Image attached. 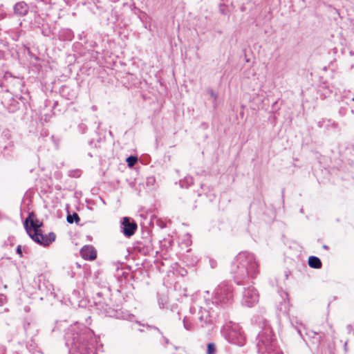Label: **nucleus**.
Instances as JSON below:
<instances>
[{
	"mask_svg": "<svg viewBox=\"0 0 354 354\" xmlns=\"http://www.w3.org/2000/svg\"><path fill=\"white\" fill-rule=\"evenodd\" d=\"M65 339L66 345L79 354H94L97 342L93 331L78 323L67 328Z\"/></svg>",
	"mask_w": 354,
	"mask_h": 354,
	"instance_id": "nucleus-1",
	"label": "nucleus"
},
{
	"mask_svg": "<svg viewBox=\"0 0 354 354\" xmlns=\"http://www.w3.org/2000/svg\"><path fill=\"white\" fill-rule=\"evenodd\" d=\"M231 272L238 285L248 277L254 278L259 272V266L254 255L248 252H239L231 266Z\"/></svg>",
	"mask_w": 354,
	"mask_h": 354,
	"instance_id": "nucleus-2",
	"label": "nucleus"
},
{
	"mask_svg": "<svg viewBox=\"0 0 354 354\" xmlns=\"http://www.w3.org/2000/svg\"><path fill=\"white\" fill-rule=\"evenodd\" d=\"M257 348L259 354H283L277 346L271 327L266 325L257 337Z\"/></svg>",
	"mask_w": 354,
	"mask_h": 354,
	"instance_id": "nucleus-3",
	"label": "nucleus"
},
{
	"mask_svg": "<svg viewBox=\"0 0 354 354\" xmlns=\"http://www.w3.org/2000/svg\"><path fill=\"white\" fill-rule=\"evenodd\" d=\"M224 335L231 344L243 346L245 343V335L239 324L230 323L225 326Z\"/></svg>",
	"mask_w": 354,
	"mask_h": 354,
	"instance_id": "nucleus-4",
	"label": "nucleus"
},
{
	"mask_svg": "<svg viewBox=\"0 0 354 354\" xmlns=\"http://www.w3.org/2000/svg\"><path fill=\"white\" fill-rule=\"evenodd\" d=\"M32 216H34L33 213L29 214L28 218L26 219L24 222V227L26 229V232L28 234L30 237L37 243L43 246H48L55 240V234L54 232H50L48 235H44L41 234L40 232H35L33 233H31L30 229L28 223L29 219L31 218Z\"/></svg>",
	"mask_w": 354,
	"mask_h": 354,
	"instance_id": "nucleus-5",
	"label": "nucleus"
},
{
	"mask_svg": "<svg viewBox=\"0 0 354 354\" xmlns=\"http://www.w3.org/2000/svg\"><path fill=\"white\" fill-rule=\"evenodd\" d=\"M233 298V291L227 283H220L214 290V299L217 304H226Z\"/></svg>",
	"mask_w": 354,
	"mask_h": 354,
	"instance_id": "nucleus-6",
	"label": "nucleus"
},
{
	"mask_svg": "<svg viewBox=\"0 0 354 354\" xmlns=\"http://www.w3.org/2000/svg\"><path fill=\"white\" fill-rule=\"evenodd\" d=\"M193 312L194 313L193 318L197 326L204 328L212 324L213 316L209 309L200 307L196 310L194 308Z\"/></svg>",
	"mask_w": 354,
	"mask_h": 354,
	"instance_id": "nucleus-7",
	"label": "nucleus"
},
{
	"mask_svg": "<svg viewBox=\"0 0 354 354\" xmlns=\"http://www.w3.org/2000/svg\"><path fill=\"white\" fill-rule=\"evenodd\" d=\"M259 301V294L257 290L253 287L245 288L243 293L242 304L251 307Z\"/></svg>",
	"mask_w": 354,
	"mask_h": 354,
	"instance_id": "nucleus-8",
	"label": "nucleus"
},
{
	"mask_svg": "<svg viewBox=\"0 0 354 354\" xmlns=\"http://www.w3.org/2000/svg\"><path fill=\"white\" fill-rule=\"evenodd\" d=\"M137 224L134 221H131L128 217H124L122 225L121 231L127 237H130L135 234L137 230Z\"/></svg>",
	"mask_w": 354,
	"mask_h": 354,
	"instance_id": "nucleus-9",
	"label": "nucleus"
},
{
	"mask_svg": "<svg viewBox=\"0 0 354 354\" xmlns=\"http://www.w3.org/2000/svg\"><path fill=\"white\" fill-rule=\"evenodd\" d=\"M94 304L96 307L101 310L106 316L112 317L113 315V310L107 303V299L104 298L94 299Z\"/></svg>",
	"mask_w": 354,
	"mask_h": 354,
	"instance_id": "nucleus-10",
	"label": "nucleus"
},
{
	"mask_svg": "<svg viewBox=\"0 0 354 354\" xmlns=\"http://www.w3.org/2000/svg\"><path fill=\"white\" fill-rule=\"evenodd\" d=\"M81 257L85 260L92 261L97 257V251L92 245H85L80 250Z\"/></svg>",
	"mask_w": 354,
	"mask_h": 354,
	"instance_id": "nucleus-11",
	"label": "nucleus"
},
{
	"mask_svg": "<svg viewBox=\"0 0 354 354\" xmlns=\"http://www.w3.org/2000/svg\"><path fill=\"white\" fill-rule=\"evenodd\" d=\"M194 308H191L189 315L184 317L183 322L185 329L187 330H193L196 324V322L193 317L194 313L193 312Z\"/></svg>",
	"mask_w": 354,
	"mask_h": 354,
	"instance_id": "nucleus-12",
	"label": "nucleus"
},
{
	"mask_svg": "<svg viewBox=\"0 0 354 354\" xmlns=\"http://www.w3.org/2000/svg\"><path fill=\"white\" fill-rule=\"evenodd\" d=\"M28 6L24 1H21L15 4L14 11L17 15L24 16L28 13Z\"/></svg>",
	"mask_w": 354,
	"mask_h": 354,
	"instance_id": "nucleus-13",
	"label": "nucleus"
},
{
	"mask_svg": "<svg viewBox=\"0 0 354 354\" xmlns=\"http://www.w3.org/2000/svg\"><path fill=\"white\" fill-rule=\"evenodd\" d=\"M58 37L60 40L71 41L73 38V33L69 29H63L60 30Z\"/></svg>",
	"mask_w": 354,
	"mask_h": 354,
	"instance_id": "nucleus-14",
	"label": "nucleus"
},
{
	"mask_svg": "<svg viewBox=\"0 0 354 354\" xmlns=\"http://www.w3.org/2000/svg\"><path fill=\"white\" fill-rule=\"evenodd\" d=\"M306 335L308 336L309 338L313 339V343L315 344H319L323 336L322 334L315 332L313 330L306 331Z\"/></svg>",
	"mask_w": 354,
	"mask_h": 354,
	"instance_id": "nucleus-15",
	"label": "nucleus"
},
{
	"mask_svg": "<svg viewBox=\"0 0 354 354\" xmlns=\"http://www.w3.org/2000/svg\"><path fill=\"white\" fill-rule=\"evenodd\" d=\"M308 265L310 268L319 269L322 268L321 260L315 256H311L308 258Z\"/></svg>",
	"mask_w": 354,
	"mask_h": 354,
	"instance_id": "nucleus-16",
	"label": "nucleus"
},
{
	"mask_svg": "<svg viewBox=\"0 0 354 354\" xmlns=\"http://www.w3.org/2000/svg\"><path fill=\"white\" fill-rule=\"evenodd\" d=\"M28 222L30 223V226L29 227L30 229L33 230V232H40L39 228L42 225V223L38 221L37 219L35 218V215L31 216V218L29 219Z\"/></svg>",
	"mask_w": 354,
	"mask_h": 354,
	"instance_id": "nucleus-17",
	"label": "nucleus"
},
{
	"mask_svg": "<svg viewBox=\"0 0 354 354\" xmlns=\"http://www.w3.org/2000/svg\"><path fill=\"white\" fill-rule=\"evenodd\" d=\"M180 183L182 187L188 188L194 183V179L192 176H187L183 180H180Z\"/></svg>",
	"mask_w": 354,
	"mask_h": 354,
	"instance_id": "nucleus-18",
	"label": "nucleus"
},
{
	"mask_svg": "<svg viewBox=\"0 0 354 354\" xmlns=\"http://www.w3.org/2000/svg\"><path fill=\"white\" fill-rule=\"evenodd\" d=\"M41 33L45 37H50L51 35H54L53 30L48 25L43 26Z\"/></svg>",
	"mask_w": 354,
	"mask_h": 354,
	"instance_id": "nucleus-19",
	"label": "nucleus"
},
{
	"mask_svg": "<svg viewBox=\"0 0 354 354\" xmlns=\"http://www.w3.org/2000/svg\"><path fill=\"white\" fill-rule=\"evenodd\" d=\"M66 220L68 223H73V222L78 223L80 218L77 213H73V214H68Z\"/></svg>",
	"mask_w": 354,
	"mask_h": 354,
	"instance_id": "nucleus-20",
	"label": "nucleus"
},
{
	"mask_svg": "<svg viewBox=\"0 0 354 354\" xmlns=\"http://www.w3.org/2000/svg\"><path fill=\"white\" fill-rule=\"evenodd\" d=\"M216 346L214 343L210 342L207 344L206 354H216Z\"/></svg>",
	"mask_w": 354,
	"mask_h": 354,
	"instance_id": "nucleus-21",
	"label": "nucleus"
},
{
	"mask_svg": "<svg viewBox=\"0 0 354 354\" xmlns=\"http://www.w3.org/2000/svg\"><path fill=\"white\" fill-rule=\"evenodd\" d=\"M126 161L127 162L128 166L132 167L137 162L138 158L136 156H131L127 158Z\"/></svg>",
	"mask_w": 354,
	"mask_h": 354,
	"instance_id": "nucleus-22",
	"label": "nucleus"
},
{
	"mask_svg": "<svg viewBox=\"0 0 354 354\" xmlns=\"http://www.w3.org/2000/svg\"><path fill=\"white\" fill-rule=\"evenodd\" d=\"M77 130L80 133L83 134L86 133V131H87V126L84 123L82 122L79 124L77 127Z\"/></svg>",
	"mask_w": 354,
	"mask_h": 354,
	"instance_id": "nucleus-23",
	"label": "nucleus"
},
{
	"mask_svg": "<svg viewBox=\"0 0 354 354\" xmlns=\"http://www.w3.org/2000/svg\"><path fill=\"white\" fill-rule=\"evenodd\" d=\"M82 171L80 169L72 170L69 171V176L74 178H78L81 176Z\"/></svg>",
	"mask_w": 354,
	"mask_h": 354,
	"instance_id": "nucleus-24",
	"label": "nucleus"
},
{
	"mask_svg": "<svg viewBox=\"0 0 354 354\" xmlns=\"http://www.w3.org/2000/svg\"><path fill=\"white\" fill-rule=\"evenodd\" d=\"M7 301L6 296L3 294H0V306L4 305Z\"/></svg>",
	"mask_w": 354,
	"mask_h": 354,
	"instance_id": "nucleus-25",
	"label": "nucleus"
},
{
	"mask_svg": "<svg viewBox=\"0 0 354 354\" xmlns=\"http://www.w3.org/2000/svg\"><path fill=\"white\" fill-rule=\"evenodd\" d=\"M6 12L3 8H0V20L5 18Z\"/></svg>",
	"mask_w": 354,
	"mask_h": 354,
	"instance_id": "nucleus-26",
	"label": "nucleus"
},
{
	"mask_svg": "<svg viewBox=\"0 0 354 354\" xmlns=\"http://www.w3.org/2000/svg\"><path fill=\"white\" fill-rule=\"evenodd\" d=\"M103 298V293L102 292H97L95 296L93 297V299H98Z\"/></svg>",
	"mask_w": 354,
	"mask_h": 354,
	"instance_id": "nucleus-27",
	"label": "nucleus"
},
{
	"mask_svg": "<svg viewBox=\"0 0 354 354\" xmlns=\"http://www.w3.org/2000/svg\"><path fill=\"white\" fill-rule=\"evenodd\" d=\"M347 328H348L349 333H353L354 335V324L353 325H351V324L348 325Z\"/></svg>",
	"mask_w": 354,
	"mask_h": 354,
	"instance_id": "nucleus-28",
	"label": "nucleus"
},
{
	"mask_svg": "<svg viewBox=\"0 0 354 354\" xmlns=\"http://www.w3.org/2000/svg\"><path fill=\"white\" fill-rule=\"evenodd\" d=\"M16 251H17V253L19 255L20 257H23L22 250H21V246L20 245L17 247Z\"/></svg>",
	"mask_w": 354,
	"mask_h": 354,
	"instance_id": "nucleus-29",
	"label": "nucleus"
},
{
	"mask_svg": "<svg viewBox=\"0 0 354 354\" xmlns=\"http://www.w3.org/2000/svg\"><path fill=\"white\" fill-rule=\"evenodd\" d=\"M209 93L210 96H211L212 98H214V100H216V99L217 95H216V94L213 91H210L209 92Z\"/></svg>",
	"mask_w": 354,
	"mask_h": 354,
	"instance_id": "nucleus-30",
	"label": "nucleus"
},
{
	"mask_svg": "<svg viewBox=\"0 0 354 354\" xmlns=\"http://www.w3.org/2000/svg\"><path fill=\"white\" fill-rule=\"evenodd\" d=\"M331 127H332V128H337V127H338V124H337V122H333V123L331 124Z\"/></svg>",
	"mask_w": 354,
	"mask_h": 354,
	"instance_id": "nucleus-31",
	"label": "nucleus"
},
{
	"mask_svg": "<svg viewBox=\"0 0 354 354\" xmlns=\"http://www.w3.org/2000/svg\"><path fill=\"white\" fill-rule=\"evenodd\" d=\"M154 330H157L159 333L162 335V332L160 330V329L156 326L152 327Z\"/></svg>",
	"mask_w": 354,
	"mask_h": 354,
	"instance_id": "nucleus-32",
	"label": "nucleus"
},
{
	"mask_svg": "<svg viewBox=\"0 0 354 354\" xmlns=\"http://www.w3.org/2000/svg\"><path fill=\"white\" fill-rule=\"evenodd\" d=\"M163 338H164V341H165V342L166 344H168V343H169V339H168L167 337H163Z\"/></svg>",
	"mask_w": 354,
	"mask_h": 354,
	"instance_id": "nucleus-33",
	"label": "nucleus"
},
{
	"mask_svg": "<svg viewBox=\"0 0 354 354\" xmlns=\"http://www.w3.org/2000/svg\"><path fill=\"white\" fill-rule=\"evenodd\" d=\"M220 11H221V12L222 14H223V15H225V14H226L225 10H223L221 8H220Z\"/></svg>",
	"mask_w": 354,
	"mask_h": 354,
	"instance_id": "nucleus-34",
	"label": "nucleus"
},
{
	"mask_svg": "<svg viewBox=\"0 0 354 354\" xmlns=\"http://www.w3.org/2000/svg\"><path fill=\"white\" fill-rule=\"evenodd\" d=\"M298 333H299V335L303 337V333L301 332V329H298Z\"/></svg>",
	"mask_w": 354,
	"mask_h": 354,
	"instance_id": "nucleus-35",
	"label": "nucleus"
},
{
	"mask_svg": "<svg viewBox=\"0 0 354 354\" xmlns=\"http://www.w3.org/2000/svg\"><path fill=\"white\" fill-rule=\"evenodd\" d=\"M324 248L327 249L328 247L326 245H324Z\"/></svg>",
	"mask_w": 354,
	"mask_h": 354,
	"instance_id": "nucleus-36",
	"label": "nucleus"
}]
</instances>
